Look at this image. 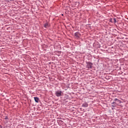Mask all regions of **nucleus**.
I'll return each instance as SVG.
<instances>
[{
    "instance_id": "5",
    "label": "nucleus",
    "mask_w": 128,
    "mask_h": 128,
    "mask_svg": "<svg viewBox=\"0 0 128 128\" xmlns=\"http://www.w3.org/2000/svg\"><path fill=\"white\" fill-rule=\"evenodd\" d=\"M114 102H116V104H120V102H122L120 100L118 99V98H115L114 100Z\"/></svg>"
},
{
    "instance_id": "12",
    "label": "nucleus",
    "mask_w": 128,
    "mask_h": 128,
    "mask_svg": "<svg viewBox=\"0 0 128 128\" xmlns=\"http://www.w3.org/2000/svg\"><path fill=\"white\" fill-rule=\"evenodd\" d=\"M62 16H64V14H62Z\"/></svg>"
},
{
    "instance_id": "2",
    "label": "nucleus",
    "mask_w": 128,
    "mask_h": 128,
    "mask_svg": "<svg viewBox=\"0 0 128 128\" xmlns=\"http://www.w3.org/2000/svg\"><path fill=\"white\" fill-rule=\"evenodd\" d=\"M62 90H58V91H56L55 92V94L56 96H62Z\"/></svg>"
},
{
    "instance_id": "11",
    "label": "nucleus",
    "mask_w": 128,
    "mask_h": 128,
    "mask_svg": "<svg viewBox=\"0 0 128 128\" xmlns=\"http://www.w3.org/2000/svg\"><path fill=\"white\" fill-rule=\"evenodd\" d=\"M4 120H8V116H6L4 118Z\"/></svg>"
},
{
    "instance_id": "4",
    "label": "nucleus",
    "mask_w": 128,
    "mask_h": 128,
    "mask_svg": "<svg viewBox=\"0 0 128 128\" xmlns=\"http://www.w3.org/2000/svg\"><path fill=\"white\" fill-rule=\"evenodd\" d=\"M80 34L78 32H76L74 33V36L76 38H80Z\"/></svg>"
},
{
    "instance_id": "9",
    "label": "nucleus",
    "mask_w": 128,
    "mask_h": 128,
    "mask_svg": "<svg viewBox=\"0 0 128 128\" xmlns=\"http://www.w3.org/2000/svg\"><path fill=\"white\" fill-rule=\"evenodd\" d=\"M114 22L116 24V18H114Z\"/></svg>"
},
{
    "instance_id": "3",
    "label": "nucleus",
    "mask_w": 128,
    "mask_h": 128,
    "mask_svg": "<svg viewBox=\"0 0 128 128\" xmlns=\"http://www.w3.org/2000/svg\"><path fill=\"white\" fill-rule=\"evenodd\" d=\"M116 106H118V104H116V102L114 101V102L112 103V108H116Z\"/></svg>"
},
{
    "instance_id": "8",
    "label": "nucleus",
    "mask_w": 128,
    "mask_h": 128,
    "mask_svg": "<svg viewBox=\"0 0 128 128\" xmlns=\"http://www.w3.org/2000/svg\"><path fill=\"white\" fill-rule=\"evenodd\" d=\"M34 100L36 102H38V100H40V99L38 98V97H34Z\"/></svg>"
},
{
    "instance_id": "6",
    "label": "nucleus",
    "mask_w": 128,
    "mask_h": 128,
    "mask_svg": "<svg viewBox=\"0 0 128 128\" xmlns=\"http://www.w3.org/2000/svg\"><path fill=\"white\" fill-rule=\"evenodd\" d=\"M82 108H88V104L86 102H84L82 104Z\"/></svg>"
},
{
    "instance_id": "7",
    "label": "nucleus",
    "mask_w": 128,
    "mask_h": 128,
    "mask_svg": "<svg viewBox=\"0 0 128 128\" xmlns=\"http://www.w3.org/2000/svg\"><path fill=\"white\" fill-rule=\"evenodd\" d=\"M44 28H50V25L48 24V23L46 22L44 24Z\"/></svg>"
},
{
    "instance_id": "1",
    "label": "nucleus",
    "mask_w": 128,
    "mask_h": 128,
    "mask_svg": "<svg viewBox=\"0 0 128 128\" xmlns=\"http://www.w3.org/2000/svg\"><path fill=\"white\" fill-rule=\"evenodd\" d=\"M86 64H87V68H92L93 64L92 62H86Z\"/></svg>"
},
{
    "instance_id": "10",
    "label": "nucleus",
    "mask_w": 128,
    "mask_h": 128,
    "mask_svg": "<svg viewBox=\"0 0 128 128\" xmlns=\"http://www.w3.org/2000/svg\"><path fill=\"white\" fill-rule=\"evenodd\" d=\"M58 122H60V124H62V120H58Z\"/></svg>"
}]
</instances>
